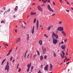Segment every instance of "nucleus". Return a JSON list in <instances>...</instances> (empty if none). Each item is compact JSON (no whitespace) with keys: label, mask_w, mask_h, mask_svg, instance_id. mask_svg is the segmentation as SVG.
<instances>
[{"label":"nucleus","mask_w":73,"mask_h":73,"mask_svg":"<svg viewBox=\"0 0 73 73\" xmlns=\"http://www.w3.org/2000/svg\"><path fill=\"white\" fill-rule=\"evenodd\" d=\"M17 6H16V7L15 9V12H16V11L17 10V9H18V7H17Z\"/></svg>","instance_id":"nucleus-20"},{"label":"nucleus","mask_w":73,"mask_h":73,"mask_svg":"<svg viewBox=\"0 0 73 73\" xmlns=\"http://www.w3.org/2000/svg\"><path fill=\"white\" fill-rule=\"evenodd\" d=\"M53 4L54 6H55V3L54 2H53Z\"/></svg>","instance_id":"nucleus-31"},{"label":"nucleus","mask_w":73,"mask_h":73,"mask_svg":"<svg viewBox=\"0 0 73 73\" xmlns=\"http://www.w3.org/2000/svg\"><path fill=\"white\" fill-rule=\"evenodd\" d=\"M60 44H64V42L62 41V42H61Z\"/></svg>","instance_id":"nucleus-33"},{"label":"nucleus","mask_w":73,"mask_h":73,"mask_svg":"<svg viewBox=\"0 0 73 73\" xmlns=\"http://www.w3.org/2000/svg\"><path fill=\"white\" fill-rule=\"evenodd\" d=\"M29 35L27 34V37H29Z\"/></svg>","instance_id":"nucleus-52"},{"label":"nucleus","mask_w":73,"mask_h":73,"mask_svg":"<svg viewBox=\"0 0 73 73\" xmlns=\"http://www.w3.org/2000/svg\"><path fill=\"white\" fill-rule=\"evenodd\" d=\"M25 57H26V54H25Z\"/></svg>","instance_id":"nucleus-49"},{"label":"nucleus","mask_w":73,"mask_h":73,"mask_svg":"<svg viewBox=\"0 0 73 73\" xmlns=\"http://www.w3.org/2000/svg\"><path fill=\"white\" fill-rule=\"evenodd\" d=\"M3 10H1V12H3Z\"/></svg>","instance_id":"nucleus-60"},{"label":"nucleus","mask_w":73,"mask_h":73,"mask_svg":"<svg viewBox=\"0 0 73 73\" xmlns=\"http://www.w3.org/2000/svg\"><path fill=\"white\" fill-rule=\"evenodd\" d=\"M43 67V65H41V68H42Z\"/></svg>","instance_id":"nucleus-46"},{"label":"nucleus","mask_w":73,"mask_h":73,"mask_svg":"<svg viewBox=\"0 0 73 73\" xmlns=\"http://www.w3.org/2000/svg\"><path fill=\"white\" fill-rule=\"evenodd\" d=\"M38 9L40 12H42V8H41V7H40V6H38Z\"/></svg>","instance_id":"nucleus-11"},{"label":"nucleus","mask_w":73,"mask_h":73,"mask_svg":"<svg viewBox=\"0 0 73 73\" xmlns=\"http://www.w3.org/2000/svg\"><path fill=\"white\" fill-rule=\"evenodd\" d=\"M27 41L28 42L29 41V37H27Z\"/></svg>","instance_id":"nucleus-43"},{"label":"nucleus","mask_w":73,"mask_h":73,"mask_svg":"<svg viewBox=\"0 0 73 73\" xmlns=\"http://www.w3.org/2000/svg\"><path fill=\"white\" fill-rule=\"evenodd\" d=\"M53 34H52V38L54 36L56 38H58V36L57 34H56L54 33L53 32Z\"/></svg>","instance_id":"nucleus-3"},{"label":"nucleus","mask_w":73,"mask_h":73,"mask_svg":"<svg viewBox=\"0 0 73 73\" xmlns=\"http://www.w3.org/2000/svg\"><path fill=\"white\" fill-rule=\"evenodd\" d=\"M42 50L43 52L44 53V54H45V52H46V48L45 47H44V46H42Z\"/></svg>","instance_id":"nucleus-8"},{"label":"nucleus","mask_w":73,"mask_h":73,"mask_svg":"<svg viewBox=\"0 0 73 73\" xmlns=\"http://www.w3.org/2000/svg\"><path fill=\"white\" fill-rule=\"evenodd\" d=\"M67 3V4H68V5H70V4H69V2L68 1H67V2H66Z\"/></svg>","instance_id":"nucleus-37"},{"label":"nucleus","mask_w":73,"mask_h":73,"mask_svg":"<svg viewBox=\"0 0 73 73\" xmlns=\"http://www.w3.org/2000/svg\"><path fill=\"white\" fill-rule=\"evenodd\" d=\"M69 60H70V59H68L67 60V61H69Z\"/></svg>","instance_id":"nucleus-59"},{"label":"nucleus","mask_w":73,"mask_h":73,"mask_svg":"<svg viewBox=\"0 0 73 73\" xmlns=\"http://www.w3.org/2000/svg\"><path fill=\"white\" fill-rule=\"evenodd\" d=\"M31 63H30V64L29 63L27 65V67H28V68L27 70V72H29V69H30V67L31 66Z\"/></svg>","instance_id":"nucleus-4"},{"label":"nucleus","mask_w":73,"mask_h":73,"mask_svg":"<svg viewBox=\"0 0 73 73\" xmlns=\"http://www.w3.org/2000/svg\"><path fill=\"white\" fill-rule=\"evenodd\" d=\"M50 70H51L52 69V68L53 67V66H52V64H51V63L50 64Z\"/></svg>","instance_id":"nucleus-16"},{"label":"nucleus","mask_w":73,"mask_h":73,"mask_svg":"<svg viewBox=\"0 0 73 73\" xmlns=\"http://www.w3.org/2000/svg\"><path fill=\"white\" fill-rule=\"evenodd\" d=\"M1 23H3V24H4L5 23V22H4L3 21H1Z\"/></svg>","instance_id":"nucleus-29"},{"label":"nucleus","mask_w":73,"mask_h":73,"mask_svg":"<svg viewBox=\"0 0 73 73\" xmlns=\"http://www.w3.org/2000/svg\"><path fill=\"white\" fill-rule=\"evenodd\" d=\"M38 43L40 45H42V40H40L38 41Z\"/></svg>","instance_id":"nucleus-13"},{"label":"nucleus","mask_w":73,"mask_h":73,"mask_svg":"<svg viewBox=\"0 0 73 73\" xmlns=\"http://www.w3.org/2000/svg\"><path fill=\"white\" fill-rule=\"evenodd\" d=\"M56 14H53L52 15H51V16H54Z\"/></svg>","instance_id":"nucleus-50"},{"label":"nucleus","mask_w":73,"mask_h":73,"mask_svg":"<svg viewBox=\"0 0 73 73\" xmlns=\"http://www.w3.org/2000/svg\"><path fill=\"white\" fill-rule=\"evenodd\" d=\"M6 60V59H5L4 60H3L2 62V65H3V63Z\"/></svg>","instance_id":"nucleus-21"},{"label":"nucleus","mask_w":73,"mask_h":73,"mask_svg":"<svg viewBox=\"0 0 73 73\" xmlns=\"http://www.w3.org/2000/svg\"><path fill=\"white\" fill-rule=\"evenodd\" d=\"M9 62H7V64L6 66L5 67V70H7V72H8V71H9Z\"/></svg>","instance_id":"nucleus-1"},{"label":"nucleus","mask_w":73,"mask_h":73,"mask_svg":"<svg viewBox=\"0 0 73 73\" xmlns=\"http://www.w3.org/2000/svg\"><path fill=\"white\" fill-rule=\"evenodd\" d=\"M35 14H36V12L33 13L32 12H31V15H35Z\"/></svg>","instance_id":"nucleus-18"},{"label":"nucleus","mask_w":73,"mask_h":73,"mask_svg":"<svg viewBox=\"0 0 73 73\" xmlns=\"http://www.w3.org/2000/svg\"><path fill=\"white\" fill-rule=\"evenodd\" d=\"M18 68H19V65H17V69H18Z\"/></svg>","instance_id":"nucleus-56"},{"label":"nucleus","mask_w":73,"mask_h":73,"mask_svg":"<svg viewBox=\"0 0 73 73\" xmlns=\"http://www.w3.org/2000/svg\"><path fill=\"white\" fill-rule=\"evenodd\" d=\"M61 33H62V34H63V35H64V36H66V33H65L64 31H62L61 32Z\"/></svg>","instance_id":"nucleus-15"},{"label":"nucleus","mask_w":73,"mask_h":73,"mask_svg":"<svg viewBox=\"0 0 73 73\" xmlns=\"http://www.w3.org/2000/svg\"><path fill=\"white\" fill-rule=\"evenodd\" d=\"M48 3H50V0H48Z\"/></svg>","instance_id":"nucleus-48"},{"label":"nucleus","mask_w":73,"mask_h":73,"mask_svg":"<svg viewBox=\"0 0 73 73\" xmlns=\"http://www.w3.org/2000/svg\"><path fill=\"white\" fill-rule=\"evenodd\" d=\"M66 46L65 45H64L63 46H61V48L62 49L64 50L65 49Z\"/></svg>","instance_id":"nucleus-12"},{"label":"nucleus","mask_w":73,"mask_h":73,"mask_svg":"<svg viewBox=\"0 0 73 73\" xmlns=\"http://www.w3.org/2000/svg\"><path fill=\"white\" fill-rule=\"evenodd\" d=\"M14 61H15V58H14V60H13V61H12L13 62H14Z\"/></svg>","instance_id":"nucleus-51"},{"label":"nucleus","mask_w":73,"mask_h":73,"mask_svg":"<svg viewBox=\"0 0 73 73\" xmlns=\"http://www.w3.org/2000/svg\"><path fill=\"white\" fill-rule=\"evenodd\" d=\"M70 62H68V63H66V64H67V65H68V64H69Z\"/></svg>","instance_id":"nucleus-53"},{"label":"nucleus","mask_w":73,"mask_h":73,"mask_svg":"<svg viewBox=\"0 0 73 73\" xmlns=\"http://www.w3.org/2000/svg\"><path fill=\"white\" fill-rule=\"evenodd\" d=\"M35 3H33L32 4V5H35Z\"/></svg>","instance_id":"nucleus-45"},{"label":"nucleus","mask_w":73,"mask_h":73,"mask_svg":"<svg viewBox=\"0 0 73 73\" xmlns=\"http://www.w3.org/2000/svg\"><path fill=\"white\" fill-rule=\"evenodd\" d=\"M48 65L47 64L46 66L44 67V70L48 71Z\"/></svg>","instance_id":"nucleus-10"},{"label":"nucleus","mask_w":73,"mask_h":73,"mask_svg":"<svg viewBox=\"0 0 73 73\" xmlns=\"http://www.w3.org/2000/svg\"><path fill=\"white\" fill-rule=\"evenodd\" d=\"M41 6H42V7H43V6H45V4H43V5H41Z\"/></svg>","instance_id":"nucleus-44"},{"label":"nucleus","mask_w":73,"mask_h":73,"mask_svg":"<svg viewBox=\"0 0 73 73\" xmlns=\"http://www.w3.org/2000/svg\"><path fill=\"white\" fill-rule=\"evenodd\" d=\"M40 61H42L43 60V56H41L40 57Z\"/></svg>","instance_id":"nucleus-19"},{"label":"nucleus","mask_w":73,"mask_h":73,"mask_svg":"<svg viewBox=\"0 0 73 73\" xmlns=\"http://www.w3.org/2000/svg\"><path fill=\"white\" fill-rule=\"evenodd\" d=\"M37 53L38 56H39L40 55V54L39 53V52H38V51L37 50Z\"/></svg>","instance_id":"nucleus-30"},{"label":"nucleus","mask_w":73,"mask_h":73,"mask_svg":"<svg viewBox=\"0 0 73 73\" xmlns=\"http://www.w3.org/2000/svg\"><path fill=\"white\" fill-rule=\"evenodd\" d=\"M71 9H72V10H73V7H72L71 8Z\"/></svg>","instance_id":"nucleus-64"},{"label":"nucleus","mask_w":73,"mask_h":73,"mask_svg":"<svg viewBox=\"0 0 73 73\" xmlns=\"http://www.w3.org/2000/svg\"><path fill=\"white\" fill-rule=\"evenodd\" d=\"M35 28V26L33 27V29L32 30V35L34 33V29Z\"/></svg>","instance_id":"nucleus-14"},{"label":"nucleus","mask_w":73,"mask_h":73,"mask_svg":"<svg viewBox=\"0 0 73 73\" xmlns=\"http://www.w3.org/2000/svg\"><path fill=\"white\" fill-rule=\"evenodd\" d=\"M62 54H60V56H61V57L62 58H64L65 57V53H64V51H62Z\"/></svg>","instance_id":"nucleus-5"},{"label":"nucleus","mask_w":73,"mask_h":73,"mask_svg":"<svg viewBox=\"0 0 73 73\" xmlns=\"http://www.w3.org/2000/svg\"><path fill=\"white\" fill-rule=\"evenodd\" d=\"M10 9H9L7 11L5 12H5H6V13H8V12H10Z\"/></svg>","instance_id":"nucleus-17"},{"label":"nucleus","mask_w":73,"mask_h":73,"mask_svg":"<svg viewBox=\"0 0 73 73\" xmlns=\"http://www.w3.org/2000/svg\"><path fill=\"white\" fill-rule=\"evenodd\" d=\"M13 17H14V18H15V17H16V16H15V15H13Z\"/></svg>","instance_id":"nucleus-55"},{"label":"nucleus","mask_w":73,"mask_h":73,"mask_svg":"<svg viewBox=\"0 0 73 73\" xmlns=\"http://www.w3.org/2000/svg\"><path fill=\"white\" fill-rule=\"evenodd\" d=\"M49 11H50L51 12H53L54 11L52 10V9L51 8L50 6L49 5H48L47 7Z\"/></svg>","instance_id":"nucleus-2"},{"label":"nucleus","mask_w":73,"mask_h":73,"mask_svg":"<svg viewBox=\"0 0 73 73\" xmlns=\"http://www.w3.org/2000/svg\"><path fill=\"white\" fill-rule=\"evenodd\" d=\"M44 36H46V34H44Z\"/></svg>","instance_id":"nucleus-62"},{"label":"nucleus","mask_w":73,"mask_h":73,"mask_svg":"<svg viewBox=\"0 0 73 73\" xmlns=\"http://www.w3.org/2000/svg\"><path fill=\"white\" fill-rule=\"evenodd\" d=\"M59 1L60 3H61L62 4V0H59Z\"/></svg>","instance_id":"nucleus-38"},{"label":"nucleus","mask_w":73,"mask_h":73,"mask_svg":"<svg viewBox=\"0 0 73 73\" xmlns=\"http://www.w3.org/2000/svg\"><path fill=\"white\" fill-rule=\"evenodd\" d=\"M47 1H48V0H46V1H43V4H44V3H46V2H47Z\"/></svg>","instance_id":"nucleus-23"},{"label":"nucleus","mask_w":73,"mask_h":73,"mask_svg":"<svg viewBox=\"0 0 73 73\" xmlns=\"http://www.w3.org/2000/svg\"><path fill=\"white\" fill-rule=\"evenodd\" d=\"M51 28V26H49L47 29L48 31H49V30H50V28Z\"/></svg>","instance_id":"nucleus-24"},{"label":"nucleus","mask_w":73,"mask_h":73,"mask_svg":"<svg viewBox=\"0 0 73 73\" xmlns=\"http://www.w3.org/2000/svg\"><path fill=\"white\" fill-rule=\"evenodd\" d=\"M9 54H10V53H8L7 54V56H9Z\"/></svg>","instance_id":"nucleus-42"},{"label":"nucleus","mask_w":73,"mask_h":73,"mask_svg":"<svg viewBox=\"0 0 73 73\" xmlns=\"http://www.w3.org/2000/svg\"><path fill=\"white\" fill-rule=\"evenodd\" d=\"M15 32L16 33H17V29H16L15 30Z\"/></svg>","instance_id":"nucleus-57"},{"label":"nucleus","mask_w":73,"mask_h":73,"mask_svg":"<svg viewBox=\"0 0 73 73\" xmlns=\"http://www.w3.org/2000/svg\"><path fill=\"white\" fill-rule=\"evenodd\" d=\"M66 11L67 12H69V10H68L66 9Z\"/></svg>","instance_id":"nucleus-39"},{"label":"nucleus","mask_w":73,"mask_h":73,"mask_svg":"<svg viewBox=\"0 0 73 73\" xmlns=\"http://www.w3.org/2000/svg\"><path fill=\"white\" fill-rule=\"evenodd\" d=\"M20 41V38H18V40H17V41H18V42H19Z\"/></svg>","instance_id":"nucleus-27"},{"label":"nucleus","mask_w":73,"mask_h":73,"mask_svg":"<svg viewBox=\"0 0 73 73\" xmlns=\"http://www.w3.org/2000/svg\"><path fill=\"white\" fill-rule=\"evenodd\" d=\"M13 59V56H11L10 59V61H12V59Z\"/></svg>","instance_id":"nucleus-26"},{"label":"nucleus","mask_w":73,"mask_h":73,"mask_svg":"<svg viewBox=\"0 0 73 73\" xmlns=\"http://www.w3.org/2000/svg\"><path fill=\"white\" fill-rule=\"evenodd\" d=\"M38 20H37L36 21V29L37 30H38Z\"/></svg>","instance_id":"nucleus-9"},{"label":"nucleus","mask_w":73,"mask_h":73,"mask_svg":"<svg viewBox=\"0 0 73 73\" xmlns=\"http://www.w3.org/2000/svg\"><path fill=\"white\" fill-rule=\"evenodd\" d=\"M57 30L59 31H64V29H63V27H58L57 28Z\"/></svg>","instance_id":"nucleus-7"},{"label":"nucleus","mask_w":73,"mask_h":73,"mask_svg":"<svg viewBox=\"0 0 73 73\" xmlns=\"http://www.w3.org/2000/svg\"><path fill=\"white\" fill-rule=\"evenodd\" d=\"M53 55L54 57L56 56V53H55V52L53 53Z\"/></svg>","instance_id":"nucleus-22"},{"label":"nucleus","mask_w":73,"mask_h":73,"mask_svg":"<svg viewBox=\"0 0 73 73\" xmlns=\"http://www.w3.org/2000/svg\"><path fill=\"white\" fill-rule=\"evenodd\" d=\"M8 46V44H5L4 46Z\"/></svg>","instance_id":"nucleus-47"},{"label":"nucleus","mask_w":73,"mask_h":73,"mask_svg":"<svg viewBox=\"0 0 73 73\" xmlns=\"http://www.w3.org/2000/svg\"><path fill=\"white\" fill-rule=\"evenodd\" d=\"M53 43L54 44H56L57 42V40L55 39V38H53L52 39Z\"/></svg>","instance_id":"nucleus-6"},{"label":"nucleus","mask_w":73,"mask_h":73,"mask_svg":"<svg viewBox=\"0 0 73 73\" xmlns=\"http://www.w3.org/2000/svg\"><path fill=\"white\" fill-rule=\"evenodd\" d=\"M36 18H35L34 20V23H36Z\"/></svg>","instance_id":"nucleus-25"},{"label":"nucleus","mask_w":73,"mask_h":73,"mask_svg":"<svg viewBox=\"0 0 73 73\" xmlns=\"http://www.w3.org/2000/svg\"><path fill=\"white\" fill-rule=\"evenodd\" d=\"M11 52H12V50H9V53H11Z\"/></svg>","instance_id":"nucleus-35"},{"label":"nucleus","mask_w":73,"mask_h":73,"mask_svg":"<svg viewBox=\"0 0 73 73\" xmlns=\"http://www.w3.org/2000/svg\"><path fill=\"white\" fill-rule=\"evenodd\" d=\"M33 66H31V70H32H32H33Z\"/></svg>","instance_id":"nucleus-40"},{"label":"nucleus","mask_w":73,"mask_h":73,"mask_svg":"<svg viewBox=\"0 0 73 73\" xmlns=\"http://www.w3.org/2000/svg\"><path fill=\"white\" fill-rule=\"evenodd\" d=\"M66 41H67V39H66L64 40V41L65 42H66Z\"/></svg>","instance_id":"nucleus-34"},{"label":"nucleus","mask_w":73,"mask_h":73,"mask_svg":"<svg viewBox=\"0 0 73 73\" xmlns=\"http://www.w3.org/2000/svg\"><path fill=\"white\" fill-rule=\"evenodd\" d=\"M18 69L19 70H18V72H20V71H21V69L20 68H18Z\"/></svg>","instance_id":"nucleus-28"},{"label":"nucleus","mask_w":73,"mask_h":73,"mask_svg":"<svg viewBox=\"0 0 73 73\" xmlns=\"http://www.w3.org/2000/svg\"><path fill=\"white\" fill-rule=\"evenodd\" d=\"M17 48H18V47L17 46L16 48V50H15V51L17 50Z\"/></svg>","instance_id":"nucleus-58"},{"label":"nucleus","mask_w":73,"mask_h":73,"mask_svg":"<svg viewBox=\"0 0 73 73\" xmlns=\"http://www.w3.org/2000/svg\"><path fill=\"white\" fill-rule=\"evenodd\" d=\"M28 17H29V16H27V19H28Z\"/></svg>","instance_id":"nucleus-63"},{"label":"nucleus","mask_w":73,"mask_h":73,"mask_svg":"<svg viewBox=\"0 0 73 73\" xmlns=\"http://www.w3.org/2000/svg\"><path fill=\"white\" fill-rule=\"evenodd\" d=\"M3 9L4 10H5V7H3Z\"/></svg>","instance_id":"nucleus-61"},{"label":"nucleus","mask_w":73,"mask_h":73,"mask_svg":"<svg viewBox=\"0 0 73 73\" xmlns=\"http://www.w3.org/2000/svg\"><path fill=\"white\" fill-rule=\"evenodd\" d=\"M67 57H66L65 58V60H66V59H67Z\"/></svg>","instance_id":"nucleus-54"},{"label":"nucleus","mask_w":73,"mask_h":73,"mask_svg":"<svg viewBox=\"0 0 73 73\" xmlns=\"http://www.w3.org/2000/svg\"><path fill=\"white\" fill-rule=\"evenodd\" d=\"M44 58L45 60H46V55L44 56Z\"/></svg>","instance_id":"nucleus-32"},{"label":"nucleus","mask_w":73,"mask_h":73,"mask_svg":"<svg viewBox=\"0 0 73 73\" xmlns=\"http://www.w3.org/2000/svg\"><path fill=\"white\" fill-rule=\"evenodd\" d=\"M61 23H62V22L61 21H60L59 23V24H61Z\"/></svg>","instance_id":"nucleus-36"},{"label":"nucleus","mask_w":73,"mask_h":73,"mask_svg":"<svg viewBox=\"0 0 73 73\" xmlns=\"http://www.w3.org/2000/svg\"><path fill=\"white\" fill-rule=\"evenodd\" d=\"M36 55H34V58H33L34 60H35V57H36Z\"/></svg>","instance_id":"nucleus-41"}]
</instances>
